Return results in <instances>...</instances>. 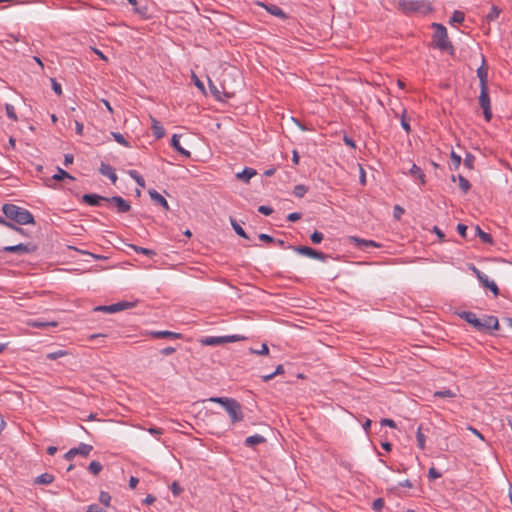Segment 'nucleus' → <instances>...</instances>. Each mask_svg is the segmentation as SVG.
Masks as SVG:
<instances>
[{
  "label": "nucleus",
  "mask_w": 512,
  "mask_h": 512,
  "mask_svg": "<svg viewBox=\"0 0 512 512\" xmlns=\"http://www.w3.org/2000/svg\"><path fill=\"white\" fill-rule=\"evenodd\" d=\"M151 122H152V126H151V129H152V132H153V135L160 139L162 137H164L165 135V129L164 127L160 124L159 121H157L155 118L151 117Z\"/></svg>",
  "instance_id": "obj_20"
},
{
  "label": "nucleus",
  "mask_w": 512,
  "mask_h": 512,
  "mask_svg": "<svg viewBox=\"0 0 512 512\" xmlns=\"http://www.w3.org/2000/svg\"><path fill=\"white\" fill-rule=\"evenodd\" d=\"M106 202L114 204L117 208V211L120 213L127 212L131 208L129 202H127L125 199H123L120 196H114L111 198H107Z\"/></svg>",
  "instance_id": "obj_12"
},
{
  "label": "nucleus",
  "mask_w": 512,
  "mask_h": 512,
  "mask_svg": "<svg viewBox=\"0 0 512 512\" xmlns=\"http://www.w3.org/2000/svg\"><path fill=\"white\" fill-rule=\"evenodd\" d=\"M450 157H451V160H452V163H453V169L454 170H457L459 168V166L461 165V162H462V158L460 155L456 154L453 150L451 151V154H450Z\"/></svg>",
  "instance_id": "obj_41"
},
{
  "label": "nucleus",
  "mask_w": 512,
  "mask_h": 512,
  "mask_svg": "<svg viewBox=\"0 0 512 512\" xmlns=\"http://www.w3.org/2000/svg\"><path fill=\"white\" fill-rule=\"evenodd\" d=\"M259 239L262 240V241H265V242H276L278 243L279 245H283L284 242L282 240H274L271 236H269L268 234H264V233H261L259 234Z\"/></svg>",
  "instance_id": "obj_49"
},
{
  "label": "nucleus",
  "mask_w": 512,
  "mask_h": 512,
  "mask_svg": "<svg viewBox=\"0 0 512 512\" xmlns=\"http://www.w3.org/2000/svg\"><path fill=\"white\" fill-rule=\"evenodd\" d=\"M231 224H232V227L234 229V231L241 237L245 238V239H248V236L247 234L245 233L244 229L238 224L236 223L233 219L231 220Z\"/></svg>",
  "instance_id": "obj_44"
},
{
  "label": "nucleus",
  "mask_w": 512,
  "mask_h": 512,
  "mask_svg": "<svg viewBox=\"0 0 512 512\" xmlns=\"http://www.w3.org/2000/svg\"><path fill=\"white\" fill-rule=\"evenodd\" d=\"M265 438L259 434L249 436L245 439V445L249 447H254L258 444L264 443Z\"/></svg>",
  "instance_id": "obj_24"
},
{
  "label": "nucleus",
  "mask_w": 512,
  "mask_h": 512,
  "mask_svg": "<svg viewBox=\"0 0 512 512\" xmlns=\"http://www.w3.org/2000/svg\"><path fill=\"white\" fill-rule=\"evenodd\" d=\"M263 7H265V9L272 15L274 16H277L279 18H286V15L284 13V11L276 6V5H272V6H267V5H264V4H261Z\"/></svg>",
  "instance_id": "obj_26"
},
{
  "label": "nucleus",
  "mask_w": 512,
  "mask_h": 512,
  "mask_svg": "<svg viewBox=\"0 0 512 512\" xmlns=\"http://www.w3.org/2000/svg\"><path fill=\"white\" fill-rule=\"evenodd\" d=\"M209 401L222 405L229 414L232 423L243 420L244 415L241 410V405L235 399L226 397H212L209 399Z\"/></svg>",
  "instance_id": "obj_2"
},
{
  "label": "nucleus",
  "mask_w": 512,
  "mask_h": 512,
  "mask_svg": "<svg viewBox=\"0 0 512 512\" xmlns=\"http://www.w3.org/2000/svg\"><path fill=\"white\" fill-rule=\"evenodd\" d=\"M130 247L137 253H141V254H144L148 257H153L156 255L155 251L151 250V249H147V248H143V247H139V246H136V245H130Z\"/></svg>",
  "instance_id": "obj_32"
},
{
  "label": "nucleus",
  "mask_w": 512,
  "mask_h": 512,
  "mask_svg": "<svg viewBox=\"0 0 512 512\" xmlns=\"http://www.w3.org/2000/svg\"><path fill=\"white\" fill-rule=\"evenodd\" d=\"M442 476V474L435 468V467H431L428 471V478L430 480H435V479H438Z\"/></svg>",
  "instance_id": "obj_50"
},
{
  "label": "nucleus",
  "mask_w": 512,
  "mask_h": 512,
  "mask_svg": "<svg viewBox=\"0 0 512 512\" xmlns=\"http://www.w3.org/2000/svg\"><path fill=\"white\" fill-rule=\"evenodd\" d=\"M5 110H6V114L7 116L12 119L13 121H17L18 120V117L16 115V112H15V108L13 105L11 104H6L5 105Z\"/></svg>",
  "instance_id": "obj_43"
},
{
  "label": "nucleus",
  "mask_w": 512,
  "mask_h": 512,
  "mask_svg": "<svg viewBox=\"0 0 512 512\" xmlns=\"http://www.w3.org/2000/svg\"><path fill=\"white\" fill-rule=\"evenodd\" d=\"M381 425L382 426H389L391 428H395L396 427V423L392 419H387V418H384V419L381 420Z\"/></svg>",
  "instance_id": "obj_59"
},
{
  "label": "nucleus",
  "mask_w": 512,
  "mask_h": 512,
  "mask_svg": "<svg viewBox=\"0 0 512 512\" xmlns=\"http://www.w3.org/2000/svg\"><path fill=\"white\" fill-rule=\"evenodd\" d=\"M296 251L301 254V255H304V256H307V257H310V258H314V259H318V260H323L324 259V254L321 253V252H318L310 247H307V246H300V247H297L296 248Z\"/></svg>",
  "instance_id": "obj_14"
},
{
  "label": "nucleus",
  "mask_w": 512,
  "mask_h": 512,
  "mask_svg": "<svg viewBox=\"0 0 512 512\" xmlns=\"http://www.w3.org/2000/svg\"><path fill=\"white\" fill-rule=\"evenodd\" d=\"M153 338H173L179 339L182 337L180 333L172 332V331H153L150 333Z\"/></svg>",
  "instance_id": "obj_21"
},
{
  "label": "nucleus",
  "mask_w": 512,
  "mask_h": 512,
  "mask_svg": "<svg viewBox=\"0 0 512 512\" xmlns=\"http://www.w3.org/2000/svg\"><path fill=\"white\" fill-rule=\"evenodd\" d=\"M77 455V451L74 450L73 448L70 449L65 455H64V458L68 461H71L74 459V457Z\"/></svg>",
  "instance_id": "obj_60"
},
{
  "label": "nucleus",
  "mask_w": 512,
  "mask_h": 512,
  "mask_svg": "<svg viewBox=\"0 0 512 512\" xmlns=\"http://www.w3.org/2000/svg\"><path fill=\"white\" fill-rule=\"evenodd\" d=\"M87 512H101L96 504H91L87 507Z\"/></svg>",
  "instance_id": "obj_64"
},
{
  "label": "nucleus",
  "mask_w": 512,
  "mask_h": 512,
  "mask_svg": "<svg viewBox=\"0 0 512 512\" xmlns=\"http://www.w3.org/2000/svg\"><path fill=\"white\" fill-rule=\"evenodd\" d=\"M434 396L440 397V398H453L456 396V394L452 390L446 389V390L436 391L434 393Z\"/></svg>",
  "instance_id": "obj_38"
},
{
  "label": "nucleus",
  "mask_w": 512,
  "mask_h": 512,
  "mask_svg": "<svg viewBox=\"0 0 512 512\" xmlns=\"http://www.w3.org/2000/svg\"><path fill=\"white\" fill-rule=\"evenodd\" d=\"M479 104L481 108L483 109L484 118L487 121H490L492 118V111L490 106V97H489V89L488 87H483L480 90V96H479Z\"/></svg>",
  "instance_id": "obj_6"
},
{
  "label": "nucleus",
  "mask_w": 512,
  "mask_h": 512,
  "mask_svg": "<svg viewBox=\"0 0 512 512\" xmlns=\"http://www.w3.org/2000/svg\"><path fill=\"white\" fill-rule=\"evenodd\" d=\"M409 174L412 177L419 179L421 185H425V183H426L425 174L423 173L422 169L420 167H418L416 164L412 165V167L409 171Z\"/></svg>",
  "instance_id": "obj_22"
},
{
  "label": "nucleus",
  "mask_w": 512,
  "mask_h": 512,
  "mask_svg": "<svg viewBox=\"0 0 512 512\" xmlns=\"http://www.w3.org/2000/svg\"><path fill=\"white\" fill-rule=\"evenodd\" d=\"M257 174V171L253 168H245L242 172L236 174V178L240 181L248 183L252 177Z\"/></svg>",
  "instance_id": "obj_19"
},
{
  "label": "nucleus",
  "mask_w": 512,
  "mask_h": 512,
  "mask_svg": "<svg viewBox=\"0 0 512 512\" xmlns=\"http://www.w3.org/2000/svg\"><path fill=\"white\" fill-rule=\"evenodd\" d=\"M149 195L155 204L162 206L165 210H169L170 207L167 200L160 193L155 190H150Z\"/></svg>",
  "instance_id": "obj_16"
},
{
  "label": "nucleus",
  "mask_w": 512,
  "mask_h": 512,
  "mask_svg": "<svg viewBox=\"0 0 512 512\" xmlns=\"http://www.w3.org/2000/svg\"><path fill=\"white\" fill-rule=\"evenodd\" d=\"M488 66L486 65L485 57L482 55V64L477 69V76L480 81V88L488 87Z\"/></svg>",
  "instance_id": "obj_13"
},
{
  "label": "nucleus",
  "mask_w": 512,
  "mask_h": 512,
  "mask_svg": "<svg viewBox=\"0 0 512 512\" xmlns=\"http://www.w3.org/2000/svg\"><path fill=\"white\" fill-rule=\"evenodd\" d=\"M129 176L135 180V182L142 188L145 187V181L141 175L138 174L135 170H130L128 172Z\"/></svg>",
  "instance_id": "obj_33"
},
{
  "label": "nucleus",
  "mask_w": 512,
  "mask_h": 512,
  "mask_svg": "<svg viewBox=\"0 0 512 512\" xmlns=\"http://www.w3.org/2000/svg\"><path fill=\"white\" fill-rule=\"evenodd\" d=\"M384 499L382 498H377L373 501L372 503V508L375 510V511H380L383 507H384Z\"/></svg>",
  "instance_id": "obj_53"
},
{
  "label": "nucleus",
  "mask_w": 512,
  "mask_h": 512,
  "mask_svg": "<svg viewBox=\"0 0 512 512\" xmlns=\"http://www.w3.org/2000/svg\"><path fill=\"white\" fill-rule=\"evenodd\" d=\"M36 248H37L36 245H34L32 243H26V244L20 243L17 245L5 246L3 248V251L8 252V253L30 254V253L35 252Z\"/></svg>",
  "instance_id": "obj_7"
},
{
  "label": "nucleus",
  "mask_w": 512,
  "mask_h": 512,
  "mask_svg": "<svg viewBox=\"0 0 512 512\" xmlns=\"http://www.w3.org/2000/svg\"><path fill=\"white\" fill-rule=\"evenodd\" d=\"M399 7L405 13L427 12L431 10L425 0H399Z\"/></svg>",
  "instance_id": "obj_4"
},
{
  "label": "nucleus",
  "mask_w": 512,
  "mask_h": 512,
  "mask_svg": "<svg viewBox=\"0 0 512 512\" xmlns=\"http://www.w3.org/2000/svg\"><path fill=\"white\" fill-rule=\"evenodd\" d=\"M245 337L241 335H229V336H209L202 338L200 343L205 346H216L225 343H232L244 340Z\"/></svg>",
  "instance_id": "obj_5"
},
{
  "label": "nucleus",
  "mask_w": 512,
  "mask_h": 512,
  "mask_svg": "<svg viewBox=\"0 0 512 512\" xmlns=\"http://www.w3.org/2000/svg\"><path fill=\"white\" fill-rule=\"evenodd\" d=\"M307 192V189L305 186L303 185H297L295 186L294 190H293V194L296 196V197H303L305 195V193Z\"/></svg>",
  "instance_id": "obj_48"
},
{
  "label": "nucleus",
  "mask_w": 512,
  "mask_h": 512,
  "mask_svg": "<svg viewBox=\"0 0 512 512\" xmlns=\"http://www.w3.org/2000/svg\"><path fill=\"white\" fill-rule=\"evenodd\" d=\"M4 215L19 225L34 224V216L22 207L14 204H4L2 207Z\"/></svg>",
  "instance_id": "obj_1"
},
{
  "label": "nucleus",
  "mask_w": 512,
  "mask_h": 512,
  "mask_svg": "<svg viewBox=\"0 0 512 512\" xmlns=\"http://www.w3.org/2000/svg\"><path fill=\"white\" fill-rule=\"evenodd\" d=\"M458 180L460 189L466 194L471 188L470 182L462 175H458Z\"/></svg>",
  "instance_id": "obj_30"
},
{
  "label": "nucleus",
  "mask_w": 512,
  "mask_h": 512,
  "mask_svg": "<svg viewBox=\"0 0 512 512\" xmlns=\"http://www.w3.org/2000/svg\"><path fill=\"white\" fill-rule=\"evenodd\" d=\"M475 156L472 153H467L463 162L468 169L474 168Z\"/></svg>",
  "instance_id": "obj_40"
},
{
  "label": "nucleus",
  "mask_w": 512,
  "mask_h": 512,
  "mask_svg": "<svg viewBox=\"0 0 512 512\" xmlns=\"http://www.w3.org/2000/svg\"><path fill=\"white\" fill-rule=\"evenodd\" d=\"M107 198L99 196L97 194H84L82 201L90 206H98L101 201H106Z\"/></svg>",
  "instance_id": "obj_15"
},
{
  "label": "nucleus",
  "mask_w": 512,
  "mask_h": 512,
  "mask_svg": "<svg viewBox=\"0 0 512 512\" xmlns=\"http://www.w3.org/2000/svg\"><path fill=\"white\" fill-rule=\"evenodd\" d=\"M133 306L134 305L132 303L119 302V303L112 304L109 306H99L95 310L104 311V312H108V313H115V312H119V311H122L127 308H132Z\"/></svg>",
  "instance_id": "obj_10"
},
{
  "label": "nucleus",
  "mask_w": 512,
  "mask_h": 512,
  "mask_svg": "<svg viewBox=\"0 0 512 512\" xmlns=\"http://www.w3.org/2000/svg\"><path fill=\"white\" fill-rule=\"evenodd\" d=\"M192 78H193L195 86L197 88H199L201 91H204L205 90L204 84L198 79V77L194 73L192 74Z\"/></svg>",
  "instance_id": "obj_57"
},
{
  "label": "nucleus",
  "mask_w": 512,
  "mask_h": 512,
  "mask_svg": "<svg viewBox=\"0 0 512 512\" xmlns=\"http://www.w3.org/2000/svg\"><path fill=\"white\" fill-rule=\"evenodd\" d=\"M465 19V15L463 12L461 11H454L451 18H450V24H454V23H462Z\"/></svg>",
  "instance_id": "obj_34"
},
{
  "label": "nucleus",
  "mask_w": 512,
  "mask_h": 512,
  "mask_svg": "<svg viewBox=\"0 0 512 512\" xmlns=\"http://www.w3.org/2000/svg\"><path fill=\"white\" fill-rule=\"evenodd\" d=\"M404 212V209L400 205H395L393 209V216L396 220H400Z\"/></svg>",
  "instance_id": "obj_51"
},
{
  "label": "nucleus",
  "mask_w": 512,
  "mask_h": 512,
  "mask_svg": "<svg viewBox=\"0 0 512 512\" xmlns=\"http://www.w3.org/2000/svg\"><path fill=\"white\" fill-rule=\"evenodd\" d=\"M401 126L403 127V129L409 134L411 132V127H410V124H409V121L406 117V111L404 110L403 111V114L401 116Z\"/></svg>",
  "instance_id": "obj_47"
},
{
  "label": "nucleus",
  "mask_w": 512,
  "mask_h": 512,
  "mask_svg": "<svg viewBox=\"0 0 512 512\" xmlns=\"http://www.w3.org/2000/svg\"><path fill=\"white\" fill-rule=\"evenodd\" d=\"M467 229H468V227L462 223H459L457 225V231L460 234V236L463 238L467 237Z\"/></svg>",
  "instance_id": "obj_54"
},
{
  "label": "nucleus",
  "mask_w": 512,
  "mask_h": 512,
  "mask_svg": "<svg viewBox=\"0 0 512 512\" xmlns=\"http://www.w3.org/2000/svg\"><path fill=\"white\" fill-rule=\"evenodd\" d=\"M73 449L77 451V455L87 457V456H89L93 447L89 444L81 443L78 447L73 448Z\"/></svg>",
  "instance_id": "obj_27"
},
{
  "label": "nucleus",
  "mask_w": 512,
  "mask_h": 512,
  "mask_svg": "<svg viewBox=\"0 0 512 512\" xmlns=\"http://www.w3.org/2000/svg\"><path fill=\"white\" fill-rule=\"evenodd\" d=\"M54 480V476L52 474H49V473H43L41 475H39L35 482L37 484H44V485H47V484H50L52 483Z\"/></svg>",
  "instance_id": "obj_29"
},
{
  "label": "nucleus",
  "mask_w": 512,
  "mask_h": 512,
  "mask_svg": "<svg viewBox=\"0 0 512 512\" xmlns=\"http://www.w3.org/2000/svg\"><path fill=\"white\" fill-rule=\"evenodd\" d=\"M26 324L30 327L40 328V329L58 326V322H56V321L46 322V321H39V320H28L26 322Z\"/></svg>",
  "instance_id": "obj_18"
},
{
  "label": "nucleus",
  "mask_w": 512,
  "mask_h": 512,
  "mask_svg": "<svg viewBox=\"0 0 512 512\" xmlns=\"http://www.w3.org/2000/svg\"><path fill=\"white\" fill-rule=\"evenodd\" d=\"M359 167V181L362 185L366 184V174L361 164H358Z\"/></svg>",
  "instance_id": "obj_56"
},
{
  "label": "nucleus",
  "mask_w": 512,
  "mask_h": 512,
  "mask_svg": "<svg viewBox=\"0 0 512 512\" xmlns=\"http://www.w3.org/2000/svg\"><path fill=\"white\" fill-rule=\"evenodd\" d=\"M171 145L172 147L177 150L180 154L186 156V157H189L190 156V152L185 150L181 144H180V137L177 135V134H174L172 136V139H171Z\"/></svg>",
  "instance_id": "obj_23"
},
{
  "label": "nucleus",
  "mask_w": 512,
  "mask_h": 512,
  "mask_svg": "<svg viewBox=\"0 0 512 512\" xmlns=\"http://www.w3.org/2000/svg\"><path fill=\"white\" fill-rule=\"evenodd\" d=\"M501 10L497 6H492L490 12L486 15V20L491 22L498 18Z\"/></svg>",
  "instance_id": "obj_35"
},
{
  "label": "nucleus",
  "mask_w": 512,
  "mask_h": 512,
  "mask_svg": "<svg viewBox=\"0 0 512 512\" xmlns=\"http://www.w3.org/2000/svg\"><path fill=\"white\" fill-rule=\"evenodd\" d=\"M88 470L93 474V475H98L101 470H102V465L100 462L98 461H92L90 464H89V467H88Z\"/></svg>",
  "instance_id": "obj_37"
},
{
  "label": "nucleus",
  "mask_w": 512,
  "mask_h": 512,
  "mask_svg": "<svg viewBox=\"0 0 512 512\" xmlns=\"http://www.w3.org/2000/svg\"><path fill=\"white\" fill-rule=\"evenodd\" d=\"M300 218H301V214H300V213H297V212L290 213V214L288 215V217H287V219H288L289 221H292V222L297 221V220H299Z\"/></svg>",
  "instance_id": "obj_61"
},
{
  "label": "nucleus",
  "mask_w": 512,
  "mask_h": 512,
  "mask_svg": "<svg viewBox=\"0 0 512 512\" xmlns=\"http://www.w3.org/2000/svg\"><path fill=\"white\" fill-rule=\"evenodd\" d=\"M459 316L464 319L467 323L471 324L474 329L478 332L482 331V320L477 318L476 314L471 311H463L459 313Z\"/></svg>",
  "instance_id": "obj_8"
},
{
  "label": "nucleus",
  "mask_w": 512,
  "mask_h": 512,
  "mask_svg": "<svg viewBox=\"0 0 512 512\" xmlns=\"http://www.w3.org/2000/svg\"><path fill=\"white\" fill-rule=\"evenodd\" d=\"M52 89L57 95L62 94V88L61 85L55 80L51 79Z\"/></svg>",
  "instance_id": "obj_55"
},
{
  "label": "nucleus",
  "mask_w": 512,
  "mask_h": 512,
  "mask_svg": "<svg viewBox=\"0 0 512 512\" xmlns=\"http://www.w3.org/2000/svg\"><path fill=\"white\" fill-rule=\"evenodd\" d=\"M138 483H139L138 478H136L134 476L130 477V479H129V487L131 489H135Z\"/></svg>",
  "instance_id": "obj_62"
},
{
  "label": "nucleus",
  "mask_w": 512,
  "mask_h": 512,
  "mask_svg": "<svg viewBox=\"0 0 512 512\" xmlns=\"http://www.w3.org/2000/svg\"><path fill=\"white\" fill-rule=\"evenodd\" d=\"M481 284L485 288L489 289L494 294V296L499 295L500 291H499L497 284L494 281L489 280L488 277L483 278Z\"/></svg>",
  "instance_id": "obj_25"
},
{
  "label": "nucleus",
  "mask_w": 512,
  "mask_h": 512,
  "mask_svg": "<svg viewBox=\"0 0 512 512\" xmlns=\"http://www.w3.org/2000/svg\"><path fill=\"white\" fill-rule=\"evenodd\" d=\"M65 178H69L71 180L74 179L69 173H67L65 170H63L61 168H58L57 173L52 176V179L56 180V181H60Z\"/></svg>",
  "instance_id": "obj_31"
},
{
  "label": "nucleus",
  "mask_w": 512,
  "mask_h": 512,
  "mask_svg": "<svg viewBox=\"0 0 512 512\" xmlns=\"http://www.w3.org/2000/svg\"><path fill=\"white\" fill-rule=\"evenodd\" d=\"M250 353L257 354V355H267L269 353V348L265 343H263L261 345V349H259V350L250 348Z\"/></svg>",
  "instance_id": "obj_46"
},
{
  "label": "nucleus",
  "mask_w": 512,
  "mask_h": 512,
  "mask_svg": "<svg viewBox=\"0 0 512 512\" xmlns=\"http://www.w3.org/2000/svg\"><path fill=\"white\" fill-rule=\"evenodd\" d=\"M416 439H417L418 447L420 449H424L425 448L426 438H425V435L421 432V428H419L418 431H417Z\"/></svg>",
  "instance_id": "obj_45"
},
{
  "label": "nucleus",
  "mask_w": 512,
  "mask_h": 512,
  "mask_svg": "<svg viewBox=\"0 0 512 512\" xmlns=\"http://www.w3.org/2000/svg\"><path fill=\"white\" fill-rule=\"evenodd\" d=\"M99 501L101 504L108 507L110 506L111 496L109 495V493L101 491L99 495Z\"/></svg>",
  "instance_id": "obj_42"
},
{
  "label": "nucleus",
  "mask_w": 512,
  "mask_h": 512,
  "mask_svg": "<svg viewBox=\"0 0 512 512\" xmlns=\"http://www.w3.org/2000/svg\"><path fill=\"white\" fill-rule=\"evenodd\" d=\"M475 230H476L477 236H479V238L482 240V242H484L486 244L493 243V238L489 233L484 232L479 226H476Z\"/></svg>",
  "instance_id": "obj_28"
},
{
  "label": "nucleus",
  "mask_w": 512,
  "mask_h": 512,
  "mask_svg": "<svg viewBox=\"0 0 512 512\" xmlns=\"http://www.w3.org/2000/svg\"><path fill=\"white\" fill-rule=\"evenodd\" d=\"M433 232L438 236V238L441 241H444L445 234L437 226H434Z\"/></svg>",
  "instance_id": "obj_63"
},
{
  "label": "nucleus",
  "mask_w": 512,
  "mask_h": 512,
  "mask_svg": "<svg viewBox=\"0 0 512 512\" xmlns=\"http://www.w3.org/2000/svg\"><path fill=\"white\" fill-rule=\"evenodd\" d=\"M432 28L434 29L433 42L435 47L454 55V47L448 38L446 27L439 23H433Z\"/></svg>",
  "instance_id": "obj_3"
},
{
  "label": "nucleus",
  "mask_w": 512,
  "mask_h": 512,
  "mask_svg": "<svg viewBox=\"0 0 512 512\" xmlns=\"http://www.w3.org/2000/svg\"><path fill=\"white\" fill-rule=\"evenodd\" d=\"M66 355H68L67 351H65V350H58V351H55V352L48 353L46 355V358L49 359V360H56L58 358L66 356Z\"/></svg>",
  "instance_id": "obj_39"
},
{
  "label": "nucleus",
  "mask_w": 512,
  "mask_h": 512,
  "mask_svg": "<svg viewBox=\"0 0 512 512\" xmlns=\"http://www.w3.org/2000/svg\"><path fill=\"white\" fill-rule=\"evenodd\" d=\"M258 211L264 215H270L273 212L272 208L264 205L259 206Z\"/></svg>",
  "instance_id": "obj_58"
},
{
  "label": "nucleus",
  "mask_w": 512,
  "mask_h": 512,
  "mask_svg": "<svg viewBox=\"0 0 512 512\" xmlns=\"http://www.w3.org/2000/svg\"><path fill=\"white\" fill-rule=\"evenodd\" d=\"M482 320V331L488 332L490 330H498L499 329V321L498 318L492 315H486Z\"/></svg>",
  "instance_id": "obj_11"
},
{
  "label": "nucleus",
  "mask_w": 512,
  "mask_h": 512,
  "mask_svg": "<svg viewBox=\"0 0 512 512\" xmlns=\"http://www.w3.org/2000/svg\"><path fill=\"white\" fill-rule=\"evenodd\" d=\"M112 137L114 138V140L122 145V146H125V147H130V144L128 141H126V139L124 138V136L118 132H112L111 133Z\"/></svg>",
  "instance_id": "obj_36"
},
{
  "label": "nucleus",
  "mask_w": 512,
  "mask_h": 512,
  "mask_svg": "<svg viewBox=\"0 0 512 512\" xmlns=\"http://www.w3.org/2000/svg\"><path fill=\"white\" fill-rule=\"evenodd\" d=\"M324 236L321 232L315 231L311 234V241L314 244H319L323 240Z\"/></svg>",
  "instance_id": "obj_52"
},
{
  "label": "nucleus",
  "mask_w": 512,
  "mask_h": 512,
  "mask_svg": "<svg viewBox=\"0 0 512 512\" xmlns=\"http://www.w3.org/2000/svg\"><path fill=\"white\" fill-rule=\"evenodd\" d=\"M381 245L376 243L373 240H365L358 237H354V251L360 250L365 251L368 248H379ZM356 257V253L354 252V258Z\"/></svg>",
  "instance_id": "obj_9"
},
{
  "label": "nucleus",
  "mask_w": 512,
  "mask_h": 512,
  "mask_svg": "<svg viewBox=\"0 0 512 512\" xmlns=\"http://www.w3.org/2000/svg\"><path fill=\"white\" fill-rule=\"evenodd\" d=\"M99 172L102 175L107 176L112 181L113 184L116 183L118 178H117V175H116L114 169L111 166H109L105 163H102L99 168Z\"/></svg>",
  "instance_id": "obj_17"
}]
</instances>
